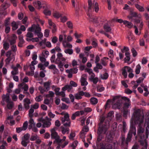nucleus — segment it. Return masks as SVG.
I'll list each match as a JSON object with an SVG mask.
<instances>
[{
	"mask_svg": "<svg viewBox=\"0 0 149 149\" xmlns=\"http://www.w3.org/2000/svg\"><path fill=\"white\" fill-rule=\"evenodd\" d=\"M113 139L112 134L110 133L107 134L105 139L106 141L108 142H111Z\"/></svg>",
	"mask_w": 149,
	"mask_h": 149,
	"instance_id": "obj_17",
	"label": "nucleus"
},
{
	"mask_svg": "<svg viewBox=\"0 0 149 149\" xmlns=\"http://www.w3.org/2000/svg\"><path fill=\"white\" fill-rule=\"evenodd\" d=\"M23 101L25 108L27 109H29V104L31 103L30 100L26 98L24 99Z\"/></svg>",
	"mask_w": 149,
	"mask_h": 149,
	"instance_id": "obj_15",
	"label": "nucleus"
},
{
	"mask_svg": "<svg viewBox=\"0 0 149 149\" xmlns=\"http://www.w3.org/2000/svg\"><path fill=\"white\" fill-rule=\"evenodd\" d=\"M10 6V5L9 4L5 2L4 3H3L2 5V9L3 10H6L7 8H8Z\"/></svg>",
	"mask_w": 149,
	"mask_h": 149,
	"instance_id": "obj_36",
	"label": "nucleus"
},
{
	"mask_svg": "<svg viewBox=\"0 0 149 149\" xmlns=\"http://www.w3.org/2000/svg\"><path fill=\"white\" fill-rule=\"evenodd\" d=\"M130 112V110L128 109H123V116L124 117H126L127 114Z\"/></svg>",
	"mask_w": 149,
	"mask_h": 149,
	"instance_id": "obj_33",
	"label": "nucleus"
},
{
	"mask_svg": "<svg viewBox=\"0 0 149 149\" xmlns=\"http://www.w3.org/2000/svg\"><path fill=\"white\" fill-rule=\"evenodd\" d=\"M145 42L143 38H142L139 40V44L141 46H143L145 45Z\"/></svg>",
	"mask_w": 149,
	"mask_h": 149,
	"instance_id": "obj_55",
	"label": "nucleus"
},
{
	"mask_svg": "<svg viewBox=\"0 0 149 149\" xmlns=\"http://www.w3.org/2000/svg\"><path fill=\"white\" fill-rule=\"evenodd\" d=\"M19 41L18 44V46L20 47H22V45L24 43V41L22 37L20 36L19 38Z\"/></svg>",
	"mask_w": 149,
	"mask_h": 149,
	"instance_id": "obj_27",
	"label": "nucleus"
},
{
	"mask_svg": "<svg viewBox=\"0 0 149 149\" xmlns=\"http://www.w3.org/2000/svg\"><path fill=\"white\" fill-rule=\"evenodd\" d=\"M149 125H148L146 129V138H148L149 135Z\"/></svg>",
	"mask_w": 149,
	"mask_h": 149,
	"instance_id": "obj_51",
	"label": "nucleus"
},
{
	"mask_svg": "<svg viewBox=\"0 0 149 149\" xmlns=\"http://www.w3.org/2000/svg\"><path fill=\"white\" fill-rule=\"evenodd\" d=\"M103 28L104 31L107 32H110L111 30V28L107 24H104Z\"/></svg>",
	"mask_w": 149,
	"mask_h": 149,
	"instance_id": "obj_20",
	"label": "nucleus"
},
{
	"mask_svg": "<svg viewBox=\"0 0 149 149\" xmlns=\"http://www.w3.org/2000/svg\"><path fill=\"white\" fill-rule=\"evenodd\" d=\"M35 3L38 6V8L40 9L43 7L44 9L43 13L46 15H51V12L49 10L50 6L45 2L41 3L40 1H37L35 2Z\"/></svg>",
	"mask_w": 149,
	"mask_h": 149,
	"instance_id": "obj_3",
	"label": "nucleus"
},
{
	"mask_svg": "<svg viewBox=\"0 0 149 149\" xmlns=\"http://www.w3.org/2000/svg\"><path fill=\"white\" fill-rule=\"evenodd\" d=\"M63 123L64 126L66 127L61 126V131L62 134H65L66 133L68 134L69 132V129L68 127H70V126L71 122L70 120H66L65 122Z\"/></svg>",
	"mask_w": 149,
	"mask_h": 149,
	"instance_id": "obj_7",
	"label": "nucleus"
},
{
	"mask_svg": "<svg viewBox=\"0 0 149 149\" xmlns=\"http://www.w3.org/2000/svg\"><path fill=\"white\" fill-rule=\"evenodd\" d=\"M88 11L89 12H91L92 8H93V10L94 8L96 12L97 13L98 12L99 8L97 3L96 2L95 5L94 4L93 5L92 3L91 0H88Z\"/></svg>",
	"mask_w": 149,
	"mask_h": 149,
	"instance_id": "obj_8",
	"label": "nucleus"
},
{
	"mask_svg": "<svg viewBox=\"0 0 149 149\" xmlns=\"http://www.w3.org/2000/svg\"><path fill=\"white\" fill-rule=\"evenodd\" d=\"M44 66L43 64L41 63L39 64L38 65V67L40 68V70H44L45 69Z\"/></svg>",
	"mask_w": 149,
	"mask_h": 149,
	"instance_id": "obj_61",
	"label": "nucleus"
},
{
	"mask_svg": "<svg viewBox=\"0 0 149 149\" xmlns=\"http://www.w3.org/2000/svg\"><path fill=\"white\" fill-rule=\"evenodd\" d=\"M30 135L29 134L27 133L25 134L24 136V140L28 141L30 138Z\"/></svg>",
	"mask_w": 149,
	"mask_h": 149,
	"instance_id": "obj_58",
	"label": "nucleus"
},
{
	"mask_svg": "<svg viewBox=\"0 0 149 149\" xmlns=\"http://www.w3.org/2000/svg\"><path fill=\"white\" fill-rule=\"evenodd\" d=\"M107 130H107L106 127L103 128V127L101 126L98 127L97 130L98 136L97 140V145H100V142L102 140L104 137L103 134H105Z\"/></svg>",
	"mask_w": 149,
	"mask_h": 149,
	"instance_id": "obj_5",
	"label": "nucleus"
},
{
	"mask_svg": "<svg viewBox=\"0 0 149 149\" xmlns=\"http://www.w3.org/2000/svg\"><path fill=\"white\" fill-rule=\"evenodd\" d=\"M91 103L93 104H95L98 102L97 99L94 97L91 98L90 100Z\"/></svg>",
	"mask_w": 149,
	"mask_h": 149,
	"instance_id": "obj_31",
	"label": "nucleus"
},
{
	"mask_svg": "<svg viewBox=\"0 0 149 149\" xmlns=\"http://www.w3.org/2000/svg\"><path fill=\"white\" fill-rule=\"evenodd\" d=\"M51 137L52 139H55L54 143L56 142L57 143H59L62 141V140L60 139V136L56 132H51Z\"/></svg>",
	"mask_w": 149,
	"mask_h": 149,
	"instance_id": "obj_10",
	"label": "nucleus"
},
{
	"mask_svg": "<svg viewBox=\"0 0 149 149\" xmlns=\"http://www.w3.org/2000/svg\"><path fill=\"white\" fill-rule=\"evenodd\" d=\"M42 100V97L41 95H39L38 96L36 97L35 98V100L37 102H40Z\"/></svg>",
	"mask_w": 149,
	"mask_h": 149,
	"instance_id": "obj_53",
	"label": "nucleus"
},
{
	"mask_svg": "<svg viewBox=\"0 0 149 149\" xmlns=\"http://www.w3.org/2000/svg\"><path fill=\"white\" fill-rule=\"evenodd\" d=\"M53 16L55 18H58L61 17L62 16V15L58 12L55 11L53 13Z\"/></svg>",
	"mask_w": 149,
	"mask_h": 149,
	"instance_id": "obj_32",
	"label": "nucleus"
},
{
	"mask_svg": "<svg viewBox=\"0 0 149 149\" xmlns=\"http://www.w3.org/2000/svg\"><path fill=\"white\" fill-rule=\"evenodd\" d=\"M88 16L90 17V18L89 19V20L90 21L93 22L94 23H98V22L97 20V17H95L94 18H91L90 17V15L89 14H87Z\"/></svg>",
	"mask_w": 149,
	"mask_h": 149,
	"instance_id": "obj_23",
	"label": "nucleus"
},
{
	"mask_svg": "<svg viewBox=\"0 0 149 149\" xmlns=\"http://www.w3.org/2000/svg\"><path fill=\"white\" fill-rule=\"evenodd\" d=\"M125 69H126L127 72H133V70L130 67L127 66H125L124 67Z\"/></svg>",
	"mask_w": 149,
	"mask_h": 149,
	"instance_id": "obj_50",
	"label": "nucleus"
},
{
	"mask_svg": "<svg viewBox=\"0 0 149 149\" xmlns=\"http://www.w3.org/2000/svg\"><path fill=\"white\" fill-rule=\"evenodd\" d=\"M70 85H66L62 88V90L63 91H65L66 90L69 91L72 88V86L76 87L77 84L73 81H71L70 82Z\"/></svg>",
	"mask_w": 149,
	"mask_h": 149,
	"instance_id": "obj_11",
	"label": "nucleus"
},
{
	"mask_svg": "<svg viewBox=\"0 0 149 149\" xmlns=\"http://www.w3.org/2000/svg\"><path fill=\"white\" fill-rule=\"evenodd\" d=\"M51 123L49 121H46L45 120L43 123V127H48L51 125Z\"/></svg>",
	"mask_w": 149,
	"mask_h": 149,
	"instance_id": "obj_26",
	"label": "nucleus"
},
{
	"mask_svg": "<svg viewBox=\"0 0 149 149\" xmlns=\"http://www.w3.org/2000/svg\"><path fill=\"white\" fill-rule=\"evenodd\" d=\"M8 103L7 106L8 108L9 109H11L13 107V104H12V102L10 101L9 102H6Z\"/></svg>",
	"mask_w": 149,
	"mask_h": 149,
	"instance_id": "obj_45",
	"label": "nucleus"
},
{
	"mask_svg": "<svg viewBox=\"0 0 149 149\" xmlns=\"http://www.w3.org/2000/svg\"><path fill=\"white\" fill-rule=\"evenodd\" d=\"M62 123L65 122L66 120H70L69 116L68 113L66 114L64 116V118L61 119Z\"/></svg>",
	"mask_w": 149,
	"mask_h": 149,
	"instance_id": "obj_28",
	"label": "nucleus"
},
{
	"mask_svg": "<svg viewBox=\"0 0 149 149\" xmlns=\"http://www.w3.org/2000/svg\"><path fill=\"white\" fill-rule=\"evenodd\" d=\"M2 100L3 101L9 102L10 100V98L9 94L7 93L6 95L3 94L2 97Z\"/></svg>",
	"mask_w": 149,
	"mask_h": 149,
	"instance_id": "obj_16",
	"label": "nucleus"
},
{
	"mask_svg": "<svg viewBox=\"0 0 149 149\" xmlns=\"http://www.w3.org/2000/svg\"><path fill=\"white\" fill-rule=\"evenodd\" d=\"M109 77L108 74L107 72L104 73L103 75H102L101 78L103 79H108Z\"/></svg>",
	"mask_w": 149,
	"mask_h": 149,
	"instance_id": "obj_42",
	"label": "nucleus"
},
{
	"mask_svg": "<svg viewBox=\"0 0 149 149\" xmlns=\"http://www.w3.org/2000/svg\"><path fill=\"white\" fill-rule=\"evenodd\" d=\"M53 99L52 98H50L49 99L48 98H46L44 100V103L46 104H49L51 100H52Z\"/></svg>",
	"mask_w": 149,
	"mask_h": 149,
	"instance_id": "obj_43",
	"label": "nucleus"
},
{
	"mask_svg": "<svg viewBox=\"0 0 149 149\" xmlns=\"http://www.w3.org/2000/svg\"><path fill=\"white\" fill-rule=\"evenodd\" d=\"M49 30L48 29H46L44 32V35L46 37H48L49 36Z\"/></svg>",
	"mask_w": 149,
	"mask_h": 149,
	"instance_id": "obj_62",
	"label": "nucleus"
},
{
	"mask_svg": "<svg viewBox=\"0 0 149 149\" xmlns=\"http://www.w3.org/2000/svg\"><path fill=\"white\" fill-rule=\"evenodd\" d=\"M127 38L128 39V41L130 42L131 41L133 40L134 39V36L132 33L130 32L128 33V35H127Z\"/></svg>",
	"mask_w": 149,
	"mask_h": 149,
	"instance_id": "obj_21",
	"label": "nucleus"
},
{
	"mask_svg": "<svg viewBox=\"0 0 149 149\" xmlns=\"http://www.w3.org/2000/svg\"><path fill=\"white\" fill-rule=\"evenodd\" d=\"M28 123L27 121H25L23 124L22 127L23 129V130H25L28 127Z\"/></svg>",
	"mask_w": 149,
	"mask_h": 149,
	"instance_id": "obj_44",
	"label": "nucleus"
},
{
	"mask_svg": "<svg viewBox=\"0 0 149 149\" xmlns=\"http://www.w3.org/2000/svg\"><path fill=\"white\" fill-rule=\"evenodd\" d=\"M113 101H115L116 100L117 102L113 104L112 106V107L113 109H120V106L121 104V103H122L123 100H119L118 99H117L115 100H113Z\"/></svg>",
	"mask_w": 149,
	"mask_h": 149,
	"instance_id": "obj_13",
	"label": "nucleus"
},
{
	"mask_svg": "<svg viewBox=\"0 0 149 149\" xmlns=\"http://www.w3.org/2000/svg\"><path fill=\"white\" fill-rule=\"evenodd\" d=\"M125 58L124 61L125 62H128L130 59V53L129 52H126L125 53Z\"/></svg>",
	"mask_w": 149,
	"mask_h": 149,
	"instance_id": "obj_18",
	"label": "nucleus"
},
{
	"mask_svg": "<svg viewBox=\"0 0 149 149\" xmlns=\"http://www.w3.org/2000/svg\"><path fill=\"white\" fill-rule=\"evenodd\" d=\"M10 18L8 17L6 19L4 23V25L5 26H6L10 24Z\"/></svg>",
	"mask_w": 149,
	"mask_h": 149,
	"instance_id": "obj_41",
	"label": "nucleus"
},
{
	"mask_svg": "<svg viewBox=\"0 0 149 149\" xmlns=\"http://www.w3.org/2000/svg\"><path fill=\"white\" fill-rule=\"evenodd\" d=\"M148 62V60L147 58L143 57L141 63L142 64L144 65L146 63Z\"/></svg>",
	"mask_w": 149,
	"mask_h": 149,
	"instance_id": "obj_64",
	"label": "nucleus"
},
{
	"mask_svg": "<svg viewBox=\"0 0 149 149\" xmlns=\"http://www.w3.org/2000/svg\"><path fill=\"white\" fill-rule=\"evenodd\" d=\"M50 84L49 82H46L44 84V88H45L47 91H48L49 89V86Z\"/></svg>",
	"mask_w": 149,
	"mask_h": 149,
	"instance_id": "obj_35",
	"label": "nucleus"
},
{
	"mask_svg": "<svg viewBox=\"0 0 149 149\" xmlns=\"http://www.w3.org/2000/svg\"><path fill=\"white\" fill-rule=\"evenodd\" d=\"M6 56L8 58H13V61L15 60V56L13 54H12V51H8L6 54Z\"/></svg>",
	"mask_w": 149,
	"mask_h": 149,
	"instance_id": "obj_19",
	"label": "nucleus"
},
{
	"mask_svg": "<svg viewBox=\"0 0 149 149\" xmlns=\"http://www.w3.org/2000/svg\"><path fill=\"white\" fill-rule=\"evenodd\" d=\"M9 47V44L6 42H5L3 44V48L6 50L8 49Z\"/></svg>",
	"mask_w": 149,
	"mask_h": 149,
	"instance_id": "obj_37",
	"label": "nucleus"
},
{
	"mask_svg": "<svg viewBox=\"0 0 149 149\" xmlns=\"http://www.w3.org/2000/svg\"><path fill=\"white\" fill-rule=\"evenodd\" d=\"M124 24L126 26L130 28L132 27V23L129 22L126 20H124Z\"/></svg>",
	"mask_w": 149,
	"mask_h": 149,
	"instance_id": "obj_30",
	"label": "nucleus"
},
{
	"mask_svg": "<svg viewBox=\"0 0 149 149\" xmlns=\"http://www.w3.org/2000/svg\"><path fill=\"white\" fill-rule=\"evenodd\" d=\"M121 50L122 53H124L125 52H128V51H129V49L128 47L124 46L123 49H121Z\"/></svg>",
	"mask_w": 149,
	"mask_h": 149,
	"instance_id": "obj_48",
	"label": "nucleus"
},
{
	"mask_svg": "<svg viewBox=\"0 0 149 149\" xmlns=\"http://www.w3.org/2000/svg\"><path fill=\"white\" fill-rule=\"evenodd\" d=\"M67 25L68 28L70 29L73 28V25L72 23L70 21H68L67 22Z\"/></svg>",
	"mask_w": 149,
	"mask_h": 149,
	"instance_id": "obj_56",
	"label": "nucleus"
},
{
	"mask_svg": "<svg viewBox=\"0 0 149 149\" xmlns=\"http://www.w3.org/2000/svg\"><path fill=\"white\" fill-rule=\"evenodd\" d=\"M61 17V22L63 23L65 22L66 21L68 20V18L65 16L62 17V16Z\"/></svg>",
	"mask_w": 149,
	"mask_h": 149,
	"instance_id": "obj_57",
	"label": "nucleus"
},
{
	"mask_svg": "<svg viewBox=\"0 0 149 149\" xmlns=\"http://www.w3.org/2000/svg\"><path fill=\"white\" fill-rule=\"evenodd\" d=\"M133 118H132V122H131V123H133V121L135 124H139V127L137 131V134L140 136L141 139H143L141 136L143 133L144 131V129L142 128L141 125L144 122V116L141 115L140 110L139 109L135 111L133 114ZM134 125H135L133 124Z\"/></svg>",
	"mask_w": 149,
	"mask_h": 149,
	"instance_id": "obj_1",
	"label": "nucleus"
},
{
	"mask_svg": "<svg viewBox=\"0 0 149 149\" xmlns=\"http://www.w3.org/2000/svg\"><path fill=\"white\" fill-rule=\"evenodd\" d=\"M48 23L50 26V28L52 30V33H55L56 31V26L55 24L50 19L48 20Z\"/></svg>",
	"mask_w": 149,
	"mask_h": 149,
	"instance_id": "obj_14",
	"label": "nucleus"
},
{
	"mask_svg": "<svg viewBox=\"0 0 149 149\" xmlns=\"http://www.w3.org/2000/svg\"><path fill=\"white\" fill-rule=\"evenodd\" d=\"M141 68V67L139 64L136 66L135 70V72L136 74H139L140 73Z\"/></svg>",
	"mask_w": 149,
	"mask_h": 149,
	"instance_id": "obj_38",
	"label": "nucleus"
},
{
	"mask_svg": "<svg viewBox=\"0 0 149 149\" xmlns=\"http://www.w3.org/2000/svg\"><path fill=\"white\" fill-rule=\"evenodd\" d=\"M12 60H13V58L7 57L5 60L6 64L7 65H8L10 62Z\"/></svg>",
	"mask_w": 149,
	"mask_h": 149,
	"instance_id": "obj_52",
	"label": "nucleus"
},
{
	"mask_svg": "<svg viewBox=\"0 0 149 149\" xmlns=\"http://www.w3.org/2000/svg\"><path fill=\"white\" fill-rule=\"evenodd\" d=\"M64 52L66 54H68L70 55H71L72 54L73 51L71 49H65Z\"/></svg>",
	"mask_w": 149,
	"mask_h": 149,
	"instance_id": "obj_39",
	"label": "nucleus"
},
{
	"mask_svg": "<svg viewBox=\"0 0 149 149\" xmlns=\"http://www.w3.org/2000/svg\"><path fill=\"white\" fill-rule=\"evenodd\" d=\"M41 31V28L39 27V25H35V27L34 33L35 34H37L40 32Z\"/></svg>",
	"mask_w": 149,
	"mask_h": 149,
	"instance_id": "obj_24",
	"label": "nucleus"
},
{
	"mask_svg": "<svg viewBox=\"0 0 149 149\" xmlns=\"http://www.w3.org/2000/svg\"><path fill=\"white\" fill-rule=\"evenodd\" d=\"M144 141H141V144H142V145H143V144H144V146L141 149H147V143L146 141V139H144Z\"/></svg>",
	"mask_w": 149,
	"mask_h": 149,
	"instance_id": "obj_34",
	"label": "nucleus"
},
{
	"mask_svg": "<svg viewBox=\"0 0 149 149\" xmlns=\"http://www.w3.org/2000/svg\"><path fill=\"white\" fill-rule=\"evenodd\" d=\"M57 57L56 59L55 63L58 64V66L61 71H63L64 69L63 66L66 59L63 57V55L61 53H58L57 55Z\"/></svg>",
	"mask_w": 149,
	"mask_h": 149,
	"instance_id": "obj_4",
	"label": "nucleus"
},
{
	"mask_svg": "<svg viewBox=\"0 0 149 149\" xmlns=\"http://www.w3.org/2000/svg\"><path fill=\"white\" fill-rule=\"evenodd\" d=\"M130 15L131 17H138V13L135 12H131Z\"/></svg>",
	"mask_w": 149,
	"mask_h": 149,
	"instance_id": "obj_63",
	"label": "nucleus"
},
{
	"mask_svg": "<svg viewBox=\"0 0 149 149\" xmlns=\"http://www.w3.org/2000/svg\"><path fill=\"white\" fill-rule=\"evenodd\" d=\"M122 74L124 76V77L126 78L127 77V74L126 69H125V67L122 69Z\"/></svg>",
	"mask_w": 149,
	"mask_h": 149,
	"instance_id": "obj_40",
	"label": "nucleus"
},
{
	"mask_svg": "<svg viewBox=\"0 0 149 149\" xmlns=\"http://www.w3.org/2000/svg\"><path fill=\"white\" fill-rule=\"evenodd\" d=\"M49 94L47 95H46L47 97H53L54 96V93L52 91H49Z\"/></svg>",
	"mask_w": 149,
	"mask_h": 149,
	"instance_id": "obj_54",
	"label": "nucleus"
},
{
	"mask_svg": "<svg viewBox=\"0 0 149 149\" xmlns=\"http://www.w3.org/2000/svg\"><path fill=\"white\" fill-rule=\"evenodd\" d=\"M118 99L119 100H124L126 102L124 103V106L123 109H128L129 106L130 105V100L126 97H122L120 95H117L113 97V100H115L117 99Z\"/></svg>",
	"mask_w": 149,
	"mask_h": 149,
	"instance_id": "obj_6",
	"label": "nucleus"
},
{
	"mask_svg": "<svg viewBox=\"0 0 149 149\" xmlns=\"http://www.w3.org/2000/svg\"><path fill=\"white\" fill-rule=\"evenodd\" d=\"M35 24H33L31 27L29 28L28 31L29 32H33L35 30Z\"/></svg>",
	"mask_w": 149,
	"mask_h": 149,
	"instance_id": "obj_46",
	"label": "nucleus"
},
{
	"mask_svg": "<svg viewBox=\"0 0 149 149\" xmlns=\"http://www.w3.org/2000/svg\"><path fill=\"white\" fill-rule=\"evenodd\" d=\"M135 7L140 12H143L144 11V8L142 6L138 4H135Z\"/></svg>",
	"mask_w": 149,
	"mask_h": 149,
	"instance_id": "obj_29",
	"label": "nucleus"
},
{
	"mask_svg": "<svg viewBox=\"0 0 149 149\" xmlns=\"http://www.w3.org/2000/svg\"><path fill=\"white\" fill-rule=\"evenodd\" d=\"M105 119V117H102L101 118L100 122L98 124V127L101 126L103 127V128L106 127L107 130H108L109 128L108 126L109 123V121H105V123H104V122Z\"/></svg>",
	"mask_w": 149,
	"mask_h": 149,
	"instance_id": "obj_9",
	"label": "nucleus"
},
{
	"mask_svg": "<svg viewBox=\"0 0 149 149\" xmlns=\"http://www.w3.org/2000/svg\"><path fill=\"white\" fill-rule=\"evenodd\" d=\"M86 103L85 102H84L82 103L81 104H80V103L77 104L75 105V106L76 107H79L80 105H81L80 107H86Z\"/></svg>",
	"mask_w": 149,
	"mask_h": 149,
	"instance_id": "obj_47",
	"label": "nucleus"
},
{
	"mask_svg": "<svg viewBox=\"0 0 149 149\" xmlns=\"http://www.w3.org/2000/svg\"><path fill=\"white\" fill-rule=\"evenodd\" d=\"M11 26H12V30L14 31L17 29L18 28V25L16 22L13 21L11 23Z\"/></svg>",
	"mask_w": 149,
	"mask_h": 149,
	"instance_id": "obj_25",
	"label": "nucleus"
},
{
	"mask_svg": "<svg viewBox=\"0 0 149 149\" xmlns=\"http://www.w3.org/2000/svg\"><path fill=\"white\" fill-rule=\"evenodd\" d=\"M131 52L133 56L134 57H135L136 56L137 53L134 48H132L131 49Z\"/></svg>",
	"mask_w": 149,
	"mask_h": 149,
	"instance_id": "obj_49",
	"label": "nucleus"
},
{
	"mask_svg": "<svg viewBox=\"0 0 149 149\" xmlns=\"http://www.w3.org/2000/svg\"><path fill=\"white\" fill-rule=\"evenodd\" d=\"M81 82L82 86H86L88 84V82L86 81V79L83 77H81Z\"/></svg>",
	"mask_w": 149,
	"mask_h": 149,
	"instance_id": "obj_22",
	"label": "nucleus"
},
{
	"mask_svg": "<svg viewBox=\"0 0 149 149\" xmlns=\"http://www.w3.org/2000/svg\"><path fill=\"white\" fill-rule=\"evenodd\" d=\"M100 146L101 149H112V147L110 144L108 143H101Z\"/></svg>",
	"mask_w": 149,
	"mask_h": 149,
	"instance_id": "obj_12",
	"label": "nucleus"
},
{
	"mask_svg": "<svg viewBox=\"0 0 149 149\" xmlns=\"http://www.w3.org/2000/svg\"><path fill=\"white\" fill-rule=\"evenodd\" d=\"M134 136L136 135V127L133 123L130 124V130L127 134V138L125 140V137H123L121 139V145L122 146H124L125 143L126 146H127L129 142H130L132 136V134Z\"/></svg>",
	"mask_w": 149,
	"mask_h": 149,
	"instance_id": "obj_2",
	"label": "nucleus"
},
{
	"mask_svg": "<svg viewBox=\"0 0 149 149\" xmlns=\"http://www.w3.org/2000/svg\"><path fill=\"white\" fill-rule=\"evenodd\" d=\"M34 111V110L32 108H31L29 111V117H32V114Z\"/></svg>",
	"mask_w": 149,
	"mask_h": 149,
	"instance_id": "obj_59",
	"label": "nucleus"
},
{
	"mask_svg": "<svg viewBox=\"0 0 149 149\" xmlns=\"http://www.w3.org/2000/svg\"><path fill=\"white\" fill-rule=\"evenodd\" d=\"M55 59V54L53 55L50 58V60L51 62L52 63H55V62L56 60Z\"/></svg>",
	"mask_w": 149,
	"mask_h": 149,
	"instance_id": "obj_60",
	"label": "nucleus"
}]
</instances>
